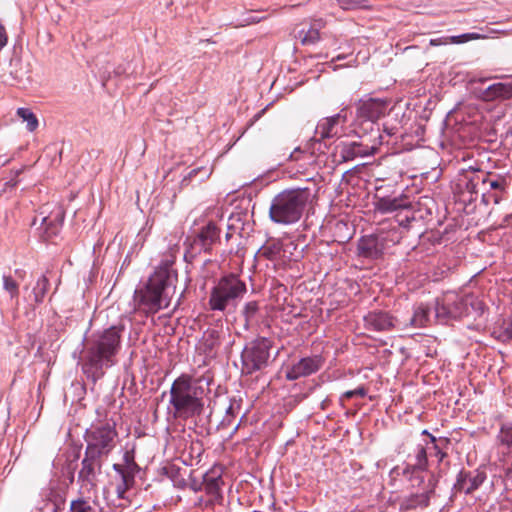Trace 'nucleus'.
Instances as JSON below:
<instances>
[{
    "label": "nucleus",
    "instance_id": "f257e3e1",
    "mask_svg": "<svg viewBox=\"0 0 512 512\" xmlns=\"http://www.w3.org/2000/svg\"><path fill=\"white\" fill-rule=\"evenodd\" d=\"M122 331L123 326H111L94 333L89 339L82 369L93 382L103 377L105 368L115 364L121 348Z\"/></svg>",
    "mask_w": 512,
    "mask_h": 512
},
{
    "label": "nucleus",
    "instance_id": "f03ea898",
    "mask_svg": "<svg viewBox=\"0 0 512 512\" xmlns=\"http://www.w3.org/2000/svg\"><path fill=\"white\" fill-rule=\"evenodd\" d=\"M122 331L123 326H111L94 333L89 339L82 369L93 382L103 377L105 368L115 364L121 348Z\"/></svg>",
    "mask_w": 512,
    "mask_h": 512
},
{
    "label": "nucleus",
    "instance_id": "7ed1b4c3",
    "mask_svg": "<svg viewBox=\"0 0 512 512\" xmlns=\"http://www.w3.org/2000/svg\"><path fill=\"white\" fill-rule=\"evenodd\" d=\"M309 181L313 187L285 189L272 199L269 217L274 223L290 225L302 218L307 206L312 204L318 192L315 178L311 177Z\"/></svg>",
    "mask_w": 512,
    "mask_h": 512
},
{
    "label": "nucleus",
    "instance_id": "20e7f679",
    "mask_svg": "<svg viewBox=\"0 0 512 512\" xmlns=\"http://www.w3.org/2000/svg\"><path fill=\"white\" fill-rule=\"evenodd\" d=\"M177 276L168 267H159L143 289L136 290L134 301L138 310L153 315L167 308L175 294Z\"/></svg>",
    "mask_w": 512,
    "mask_h": 512
},
{
    "label": "nucleus",
    "instance_id": "39448f33",
    "mask_svg": "<svg viewBox=\"0 0 512 512\" xmlns=\"http://www.w3.org/2000/svg\"><path fill=\"white\" fill-rule=\"evenodd\" d=\"M210 377L195 378L183 373L177 377L170 388L169 403L173 408L175 418H189L201 414L203 410L202 396L205 392L201 383L209 385Z\"/></svg>",
    "mask_w": 512,
    "mask_h": 512
},
{
    "label": "nucleus",
    "instance_id": "423d86ee",
    "mask_svg": "<svg viewBox=\"0 0 512 512\" xmlns=\"http://www.w3.org/2000/svg\"><path fill=\"white\" fill-rule=\"evenodd\" d=\"M246 291L245 282L237 275L223 276L210 292L209 307L213 311H224L229 305L241 299Z\"/></svg>",
    "mask_w": 512,
    "mask_h": 512
},
{
    "label": "nucleus",
    "instance_id": "0eeeda50",
    "mask_svg": "<svg viewBox=\"0 0 512 512\" xmlns=\"http://www.w3.org/2000/svg\"><path fill=\"white\" fill-rule=\"evenodd\" d=\"M118 433L109 424L93 427L85 435V453L104 461L117 444Z\"/></svg>",
    "mask_w": 512,
    "mask_h": 512
},
{
    "label": "nucleus",
    "instance_id": "6e6552de",
    "mask_svg": "<svg viewBox=\"0 0 512 512\" xmlns=\"http://www.w3.org/2000/svg\"><path fill=\"white\" fill-rule=\"evenodd\" d=\"M411 487L415 491L409 496L404 497L399 504L402 512L416 509L418 507L425 508L429 505L430 498L435 492L436 480L430 476L427 481L421 475L412 476L410 478Z\"/></svg>",
    "mask_w": 512,
    "mask_h": 512
},
{
    "label": "nucleus",
    "instance_id": "1a4fd4ad",
    "mask_svg": "<svg viewBox=\"0 0 512 512\" xmlns=\"http://www.w3.org/2000/svg\"><path fill=\"white\" fill-rule=\"evenodd\" d=\"M271 347L272 341L265 337L258 338L246 346L241 355L242 372L252 374L265 368L268 364Z\"/></svg>",
    "mask_w": 512,
    "mask_h": 512
},
{
    "label": "nucleus",
    "instance_id": "9d476101",
    "mask_svg": "<svg viewBox=\"0 0 512 512\" xmlns=\"http://www.w3.org/2000/svg\"><path fill=\"white\" fill-rule=\"evenodd\" d=\"M103 462L94 456L84 453L77 477L81 494H90L96 490L98 475L101 473Z\"/></svg>",
    "mask_w": 512,
    "mask_h": 512
},
{
    "label": "nucleus",
    "instance_id": "9b49d317",
    "mask_svg": "<svg viewBox=\"0 0 512 512\" xmlns=\"http://www.w3.org/2000/svg\"><path fill=\"white\" fill-rule=\"evenodd\" d=\"M471 184L473 188L479 184L483 186V190L487 192L483 193V200L485 202L493 201L495 204H498L502 197L501 194L505 191L506 180L502 176H493L491 173L477 170L471 177Z\"/></svg>",
    "mask_w": 512,
    "mask_h": 512
},
{
    "label": "nucleus",
    "instance_id": "f8f14e48",
    "mask_svg": "<svg viewBox=\"0 0 512 512\" xmlns=\"http://www.w3.org/2000/svg\"><path fill=\"white\" fill-rule=\"evenodd\" d=\"M388 105L387 99L365 96L356 102L357 118L375 122L386 115Z\"/></svg>",
    "mask_w": 512,
    "mask_h": 512
},
{
    "label": "nucleus",
    "instance_id": "ddd939ff",
    "mask_svg": "<svg viewBox=\"0 0 512 512\" xmlns=\"http://www.w3.org/2000/svg\"><path fill=\"white\" fill-rule=\"evenodd\" d=\"M324 364L321 356L304 357L292 365L285 374L287 380L293 381L302 377H307L318 372Z\"/></svg>",
    "mask_w": 512,
    "mask_h": 512
},
{
    "label": "nucleus",
    "instance_id": "4468645a",
    "mask_svg": "<svg viewBox=\"0 0 512 512\" xmlns=\"http://www.w3.org/2000/svg\"><path fill=\"white\" fill-rule=\"evenodd\" d=\"M446 303L450 304V316L453 319L468 315L470 313L469 306L473 309H482V302L469 295L462 297L455 293H446Z\"/></svg>",
    "mask_w": 512,
    "mask_h": 512
},
{
    "label": "nucleus",
    "instance_id": "2eb2a0df",
    "mask_svg": "<svg viewBox=\"0 0 512 512\" xmlns=\"http://www.w3.org/2000/svg\"><path fill=\"white\" fill-rule=\"evenodd\" d=\"M357 249L361 257L378 259L386 249V238L380 235L363 236L358 242Z\"/></svg>",
    "mask_w": 512,
    "mask_h": 512
},
{
    "label": "nucleus",
    "instance_id": "dca6fc26",
    "mask_svg": "<svg viewBox=\"0 0 512 512\" xmlns=\"http://www.w3.org/2000/svg\"><path fill=\"white\" fill-rule=\"evenodd\" d=\"M347 122V114L346 109H342L336 115L331 117L323 118L319 121L315 134L319 136V139H313L312 145L319 144L321 146L320 141L326 138H332L337 135L336 126L339 124H344Z\"/></svg>",
    "mask_w": 512,
    "mask_h": 512
},
{
    "label": "nucleus",
    "instance_id": "f3484780",
    "mask_svg": "<svg viewBox=\"0 0 512 512\" xmlns=\"http://www.w3.org/2000/svg\"><path fill=\"white\" fill-rule=\"evenodd\" d=\"M486 474L480 471L466 472L461 470L457 475L454 489L457 492L471 494L477 490L485 481Z\"/></svg>",
    "mask_w": 512,
    "mask_h": 512
},
{
    "label": "nucleus",
    "instance_id": "a211bd4d",
    "mask_svg": "<svg viewBox=\"0 0 512 512\" xmlns=\"http://www.w3.org/2000/svg\"><path fill=\"white\" fill-rule=\"evenodd\" d=\"M364 327L370 331H389L395 326V319L387 312L373 311L364 316Z\"/></svg>",
    "mask_w": 512,
    "mask_h": 512
},
{
    "label": "nucleus",
    "instance_id": "6ab92c4d",
    "mask_svg": "<svg viewBox=\"0 0 512 512\" xmlns=\"http://www.w3.org/2000/svg\"><path fill=\"white\" fill-rule=\"evenodd\" d=\"M336 155L340 162H348L357 157H364L372 154L369 146L359 142H342L336 146Z\"/></svg>",
    "mask_w": 512,
    "mask_h": 512
},
{
    "label": "nucleus",
    "instance_id": "aec40b11",
    "mask_svg": "<svg viewBox=\"0 0 512 512\" xmlns=\"http://www.w3.org/2000/svg\"><path fill=\"white\" fill-rule=\"evenodd\" d=\"M477 96L485 102L510 99L512 98V82L494 83L485 89H479Z\"/></svg>",
    "mask_w": 512,
    "mask_h": 512
},
{
    "label": "nucleus",
    "instance_id": "412c9836",
    "mask_svg": "<svg viewBox=\"0 0 512 512\" xmlns=\"http://www.w3.org/2000/svg\"><path fill=\"white\" fill-rule=\"evenodd\" d=\"M219 239V229L217 226L209 222L204 226L197 236L193 239L191 247L198 248L199 251L210 252L212 245Z\"/></svg>",
    "mask_w": 512,
    "mask_h": 512
},
{
    "label": "nucleus",
    "instance_id": "4be33fe9",
    "mask_svg": "<svg viewBox=\"0 0 512 512\" xmlns=\"http://www.w3.org/2000/svg\"><path fill=\"white\" fill-rule=\"evenodd\" d=\"M223 480L220 475L215 476L213 474H205L203 479V488L206 494L209 496L205 502V508L213 507L216 503L222 501V485Z\"/></svg>",
    "mask_w": 512,
    "mask_h": 512
},
{
    "label": "nucleus",
    "instance_id": "5701e85b",
    "mask_svg": "<svg viewBox=\"0 0 512 512\" xmlns=\"http://www.w3.org/2000/svg\"><path fill=\"white\" fill-rule=\"evenodd\" d=\"M43 214V211L40 212V215L42 216L40 219V224L43 229L42 237L45 240H49L58 234L63 221V213L58 209L48 216H44Z\"/></svg>",
    "mask_w": 512,
    "mask_h": 512
},
{
    "label": "nucleus",
    "instance_id": "b1692460",
    "mask_svg": "<svg viewBox=\"0 0 512 512\" xmlns=\"http://www.w3.org/2000/svg\"><path fill=\"white\" fill-rule=\"evenodd\" d=\"M427 466V450L425 447L419 445L414 450V453L408 456V462L404 473L411 472L413 476H416L418 475V472L425 471Z\"/></svg>",
    "mask_w": 512,
    "mask_h": 512
},
{
    "label": "nucleus",
    "instance_id": "393cba45",
    "mask_svg": "<svg viewBox=\"0 0 512 512\" xmlns=\"http://www.w3.org/2000/svg\"><path fill=\"white\" fill-rule=\"evenodd\" d=\"M378 210L384 213L393 212L399 209H407L410 202L406 196L395 198H382L378 202Z\"/></svg>",
    "mask_w": 512,
    "mask_h": 512
},
{
    "label": "nucleus",
    "instance_id": "a878e982",
    "mask_svg": "<svg viewBox=\"0 0 512 512\" xmlns=\"http://www.w3.org/2000/svg\"><path fill=\"white\" fill-rule=\"evenodd\" d=\"M430 307L426 304H419L415 307L410 324L413 327L421 328L430 323Z\"/></svg>",
    "mask_w": 512,
    "mask_h": 512
},
{
    "label": "nucleus",
    "instance_id": "bb28decb",
    "mask_svg": "<svg viewBox=\"0 0 512 512\" xmlns=\"http://www.w3.org/2000/svg\"><path fill=\"white\" fill-rule=\"evenodd\" d=\"M282 251H284L282 242L280 240H271L261 247L259 253L266 259L277 260L280 258Z\"/></svg>",
    "mask_w": 512,
    "mask_h": 512
},
{
    "label": "nucleus",
    "instance_id": "cd10ccee",
    "mask_svg": "<svg viewBox=\"0 0 512 512\" xmlns=\"http://www.w3.org/2000/svg\"><path fill=\"white\" fill-rule=\"evenodd\" d=\"M68 512H101L95 501H90L80 496L71 500Z\"/></svg>",
    "mask_w": 512,
    "mask_h": 512
},
{
    "label": "nucleus",
    "instance_id": "c85d7f7f",
    "mask_svg": "<svg viewBox=\"0 0 512 512\" xmlns=\"http://www.w3.org/2000/svg\"><path fill=\"white\" fill-rule=\"evenodd\" d=\"M16 115L26 122V128L29 132H34L39 125L36 115L29 108L20 107L16 111Z\"/></svg>",
    "mask_w": 512,
    "mask_h": 512
},
{
    "label": "nucleus",
    "instance_id": "c756f323",
    "mask_svg": "<svg viewBox=\"0 0 512 512\" xmlns=\"http://www.w3.org/2000/svg\"><path fill=\"white\" fill-rule=\"evenodd\" d=\"M49 285V279L45 275H42L41 277L38 278L36 285L32 289L33 301L36 304L43 302L44 297L48 291Z\"/></svg>",
    "mask_w": 512,
    "mask_h": 512
},
{
    "label": "nucleus",
    "instance_id": "7c9ffc66",
    "mask_svg": "<svg viewBox=\"0 0 512 512\" xmlns=\"http://www.w3.org/2000/svg\"><path fill=\"white\" fill-rule=\"evenodd\" d=\"M450 304L446 303V294L440 299H436L434 305L435 318L441 321L452 318L450 316Z\"/></svg>",
    "mask_w": 512,
    "mask_h": 512
},
{
    "label": "nucleus",
    "instance_id": "2f4dec72",
    "mask_svg": "<svg viewBox=\"0 0 512 512\" xmlns=\"http://www.w3.org/2000/svg\"><path fill=\"white\" fill-rule=\"evenodd\" d=\"M339 6L344 10L354 9H370L371 4L369 0H336Z\"/></svg>",
    "mask_w": 512,
    "mask_h": 512
},
{
    "label": "nucleus",
    "instance_id": "473e14b6",
    "mask_svg": "<svg viewBox=\"0 0 512 512\" xmlns=\"http://www.w3.org/2000/svg\"><path fill=\"white\" fill-rule=\"evenodd\" d=\"M299 39L301 40V43L304 45H310L316 43L320 39V34L318 29L316 28H309L308 30H300L298 32Z\"/></svg>",
    "mask_w": 512,
    "mask_h": 512
},
{
    "label": "nucleus",
    "instance_id": "72a5a7b5",
    "mask_svg": "<svg viewBox=\"0 0 512 512\" xmlns=\"http://www.w3.org/2000/svg\"><path fill=\"white\" fill-rule=\"evenodd\" d=\"M497 440L508 448H512V424H503L497 435Z\"/></svg>",
    "mask_w": 512,
    "mask_h": 512
},
{
    "label": "nucleus",
    "instance_id": "f704fd0d",
    "mask_svg": "<svg viewBox=\"0 0 512 512\" xmlns=\"http://www.w3.org/2000/svg\"><path fill=\"white\" fill-rule=\"evenodd\" d=\"M3 288L10 294L12 299L18 297L19 285L10 275L3 276Z\"/></svg>",
    "mask_w": 512,
    "mask_h": 512
},
{
    "label": "nucleus",
    "instance_id": "c9c22d12",
    "mask_svg": "<svg viewBox=\"0 0 512 512\" xmlns=\"http://www.w3.org/2000/svg\"><path fill=\"white\" fill-rule=\"evenodd\" d=\"M450 44H462L471 40L483 39L485 36L478 33H465L458 36H449Z\"/></svg>",
    "mask_w": 512,
    "mask_h": 512
},
{
    "label": "nucleus",
    "instance_id": "e433bc0d",
    "mask_svg": "<svg viewBox=\"0 0 512 512\" xmlns=\"http://www.w3.org/2000/svg\"><path fill=\"white\" fill-rule=\"evenodd\" d=\"M258 311V303L256 301H251L245 304L243 314L246 319V323L248 324L256 315Z\"/></svg>",
    "mask_w": 512,
    "mask_h": 512
},
{
    "label": "nucleus",
    "instance_id": "4c0bfd02",
    "mask_svg": "<svg viewBox=\"0 0 512 512\" xmlns=\"http://www.w3.org/2000/svg\"><path fill=\"white\" fill-rule=\"evenodd\" d=\"M498 338L502 341L512 340V318L503 322Z\"/></svg>",
    "mask_w": 512,
    "mask_h": 512
},
{
    "label": "nucleus",
    "instance_id": "58836bf2",
    "mask_svg": "<svg viewBox=\"0 0 512 512\" xmlns=\"http://www.w3.org/2000/svg\"><path fill=\"white\" fill-rule=\"evenodd\" d=\"M114 469L121 474V478H122L121 484H126L127 487L130 488L132 486V484L134 483V476L131 473L122 469L117 464L114 465Z\"/></svg>",
    "mask_w": 512,
    "mask_h": 512
},
{
    "label": "nucleus",
    "instance_id": "ea45409f",
    "mask_svg": "<svg viewBox=\"0 0 512 512\" xmlns=\"http://www.w3.org/2000/svg\"><path fill=\"white\" fill-rule=\"evenodd\" d=\"M366 394H367L366 389L363 386H361L354 390H348V391L344 392L342 395V398L351 399L355 396L364 397V396H366Z\"/></svg>",
    "mask_w": 512,
    "mask_h": 512
},
{
    "label": "nucleus",
    "instance_id": "a19ab883",
    "mask_svg": "<svg viewBox=\"0 0 512 512\" xmlns=\"http://www.w3.org/2000/svg\"><path fill=\"white\" fill-rule=\"evenodd\" d=\"M450 44V37H440L430 40L431 46H442Z\"/></svg>",
    "mask_w": 512,
    "mask_h": 512
},
{
    "label": "nucleus",
    "instance_id": "79ce46f5",
    "mask_svg": "<svg viewBox=\"0 0 512 512\" xmlns=\"http://www.w3.org/2000/svg\"><path fill=\"white\" fill-rule=\"evenodd\" d=\"M129 489V487H127L126 484H119L116 488V493H117V496L120 498V499H124L125 498V493L126 491Z\"/></svg>",
    "mask_w": 512,
    "mask_h": 512
},
{
    "label": "nucleus",
    "instance_id": "37998d69",
    "mask_svg": "<svg viewBox=\"0 0 512 512\" xmlns=\"http://www.w3.org/2000/svg\"><path fill=\"white\" fill-rule=\"evenodd\" d=\"M305 154V151L301 150L300 148H296L291 154H290V159L292 160H299L301 159L302 155Z\"/></svg>",
    "mask_w": 512,
    "mask_h": 512
},
{
    "label": "nucleus",
    "instance_id": "c03bdc74",
    "mask_svg": "<svg viewBox=\"0 0 512 512\" xmlns=\"http://www.w3.org/2000/svg\"><path fill=\"white\" fill-rule=\"evenodd\" d=\"M433 449L436 450V456L438 457L439 461H442L443 458L446 456V453L438 449L436 445H433Z\"/></svg>",
    "mask_w": 512,
    "mask_h": 512
},
{
    "label": "nucleus",
    "instance_id": "a18cd8bd",
    "mask_svg": "<svg viewBox=\"0 0 512 512\" xmlns=\"http://www.w3.org/2000/svg\"><path fill=\"white\" fill-rule=\"evenodd\" d=\"M477 187L478 186H475V188H473V185L471 184V178L469 179L468 183H467V189H469L471 192H477Z\"/></svg>",
    "mask_w": 512,
    "mask_h": 512
},
{
    "label": "nucleus",
    "instance_id": "49530a36",
    "mask_svg": "<svg viewBox=\"0 0 512 512\" xmlns=\"http://www.w3.org/2000/svg\"><path fill=\"white\" fill-rule=\"evenodd\" d=\"M207 500H204L202 497H199L198 500H197V503L196 505L199 506V507H205V502Z\"/></svg>",
    "mask_w": 512,
    "mask_h": 512
},
{
    "label": "nucleus",
    "instance_id": "de8ad7c7",
    "mask_svg": "<svg viewBox=\"0 0 512 512\" xmlns=\"http://www.w3.org/2000/svg\"><path fill=\"white\" fill-rule=\"evenodd\" d=\"M37 222H38V217H35V218H34V220H33V223H32V224H33V225H36V224H37Z\"/></svg>",
    "mask_w": 512,
    "mask_h": 512
},
{
    "label": "nucleus",
    "instance_id": "09e8293b",
    "mask_svg": "<svg viewBox=\"0 0 512 512\" xmlns=\"http://www.w3.org/2000/svg\"><path fill=\"white\" fill-rule=\"evenodd\" d=\"M228 413H232V406H230L227 410Z\"/></svg>",
    "mask_w": 512,
    "mask_h": 512
},
{
    "label": "nucleus",
    "instance_id": "8fccbe9b",
    "mask_svg": "<svg viewBox=\"0 0 512 512\" xmlns=\"http://www.w3.org/2000/svg\"><path fill=\"white\" fill-rule=\"evenodd\" d=\"M314 153H315V150L313 148L312 151L310 152V154L313 155Z\"/></svg>",
    "mask_w": 512,
    "mask_h": 512
}]
</instances>
